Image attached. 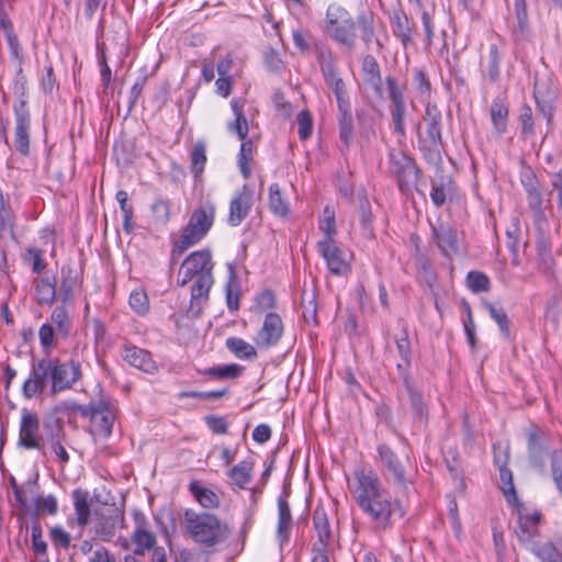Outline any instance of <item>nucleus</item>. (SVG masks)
Here are the masks:
<instances>
[{"label":"nucleus","mask_w":562,"mask_h":562,"mask_svg":"<svg viewBox=\"0 0 562 562\" xmlns=\"http://www.w3.org/2000/svg\"><path fill=\"white\" fill-rule=\"evenodd\" d=\"M360 37L369 46L374 37V13L370 10L360 12L356 20L342 5L331 3L327 7L324 30L333 41L353 49L356 46V30Z\"/></svg>","instance_id":"1"},{"label":"nucleus","mask_w":562,"mask_h":562,"mask_svg":"<svg viewBox=\"0 0 562 562\" xmlns=\"http://www.w3.org/2000/svg\"><path fill=\"white\" fill-rule=\"evenodd\" d=\"M186 529L190 538L198 544L209 550L224 542L229 537L231 530L215 515L207 513H184Z\"/></svg>","instance_id":"2"},{"label":"nucleus","mask_w":562,"mask_h":562,"mask_svg":"<svg viewBox=\"0 0 562 562\" xmlns=\"http://www.w3.org/2000/svg\"><path fill=\"white\" fill-rule=\"evenodd\" d=\"M423 120L426 131H420V123L416 125L418 149L424 158L430 164H439L442 160L441 153L445 150L442 139V114L436 104L427 103Z\"/></svg>","instance_id":"3"},{"label":"nucleus","mask_w":562,"mask_h":562,"mask_svg":"<svg viewBox=\"0 0 562 562\" xmlns=\"http://www.w3.org/2000/svg\"><path fill=\"white\" fill-rule=\"evenodd\" d=\"M387 158L389 173L396 181L400 192L409 198L415 190L418 194L425 196V192L419 186V178L423 172L415 159L396 149H391Z\"/></svg>","instance_id":"4"},{"label":"nucleus","mask_w":562,"mask_h":562,"mask_svg":"<svg viewBox=\"0 0 562 562\" xmlns=\"http://www.w3.org/2000/svg\"><path fill=\"white\" fill-rule=\"evenodd\" d=\"M215 206L212 203L201 205L192 212L179 240L172 247V259L180 257L189 247L194 246L205 237L213 226Z\"/></svg>","instance_id":"5"},{"label":"nucleus","mask_w":562,"mask_h":562,"mask_svg":"<svg viewBox=\"0 0 562 562\" xmlns=\"http://www.w3.org/2000/svg\"><path fill=\"white\" fill-rule=\"evenodd\" d=\"M520 182L526 192L528 207L532 212L533 225L541 227L548 222L547 210H551V200L544 199L541 183L531 167L522 166Z\"/></svg>","instance_id":"6"},{"label":"nucleus","mask_w":562,"mask_h":562,"mask_svg":"<svg viewBox=\"0 0 562 562\" xmlns=\"http://www.w3.org/2000/svg\"><path fill=\"white\" fill-rule=\"evenodd\" d=\"M533 98L538 112L550 123L558 100V88L549 72L543 71L535 74Z\"/></svg>","instance_id":"7"},{"label":"nucleus","mask_w":562,"mask_h":562,"mask_svg":"<svg viewBox=\"0 0 562 562\" xmlns=\"http://www.w3.org/2000/svg\"><path fill=\"white\" fill-rule=\"evenodd\" d=\"M527 458L529 465L539 473L546 472L549 456V435L539 426L532 425L526 430Z\"/></svg>","instance_id":"8"},{"label":"nucleus","mask_w":562,"mask_h":562,"mask_svg":"<svg viewBox=\"0 0 562 562\" xmlns=\"http://www.w3.org/2000/svg\"><path fill=\"white\" fill-rule=\"evenodd\" d=\"M49 369L52 395L71 389L81 379L80 362L74 359L68 362H61L57 358L50 359Z\"/></svg>","instance_id":"9"},{"label":"nucleus","mask_w":562,"mask_h":562,"mask_svg":"<svg viewBox=\"0 0 562 562\" xmlns=\"http://www.w3.org/2000/svg\"><path fill=\"white\" fill-rule=\"evenodd\" d=\"M383 467L386 470V479L392 482L395 487L401 490L414 488V483L400 461L397 454L386 443H380L376 448Z\"/></svg>","instance_id":"10"},{"label":"nucleus","mask_w":562,"mask_h":562,"mask_svg":"<svg viewBox=\"0 0 562 562\" xmlns=\"http://www.w3.org/2000/svg\"><path fill=\"white\" fill-rule=\"evenodd\" d=\"M357 503L376 521L384 524L397 505L391 494H358Z\"/></svg>","instance_id":"11"},{"label":"nucleus","mask_w":562,"mask_h":562,"mask_svg":"<svg viewBox=\"0 0 562 562\" xmlns=\"http://www.w3.org/2000/svg\"><path fill=\"white\" fill-rule=\"evenodd\" d=\"M49 366V357L32 360L30 376L22 385V394L25 398L31 400L45 391L47 382L50 380Z\"/></svg>","instance_id":"12"},{"label":"nucleus","mask_w":562,"mask_h":562,"mask_svg":"<svg viewBox=\"0 0 562 562\" xmlns=\"http://www.w3.org/2000/svg\"><path fill=\"white\" fill-rule=\"evenodd\" d=\"M14 112V147L24 157L30 155L31 115L27 101L20 100L13 105Z\"/></svg>","instance_id":"13"},{"label":"nucleus","mask_w":562,"mask_h":562,"mask_svg":"<svg viewBox=\"0 0 562 562\" xmlns=\"http://www.w3.org/2000/svg\"><path fill=\"white\" fill-rule=\"evenodd\" d=\"M493 459L499 471L501 492H517L513 482V472L507 468L510 459L508 440H497L493 443Z\"/></svg>","instance_id":"14"},{"label":"nucleus","mask_w":562,"mask_h":562,"mask_svg":"<svg viewBox=\"0 0 562 562\" xmlns=\"http://www.w3.org/2000/svg\"><path fill=\"white\" fill-rule=\"evenodd\" d=\"M283 335V322L279 314L269 312L263 319L262 327L254 341L260 349H269L279 344Z\"/></svg>","instance_id":"15"},{"label":"nucleus","mask_w":562,"mask_h":562,"mask_svg":"<svg viewBox=\"0 0 562 562\" xmlns=\"http://www.w3.org/2000/svg\"><path fill=\"white\" fill-rule=\"evenodd\" d=\"M214 283L213 274H201L194 280L191 288L190 306L187 311V316L190 318H199L204 305L209 301L211 288Z\"/></svg>","instance_id":"16"},{"label":"nucleus","mask_w":562,"mask_h":562,"mask_svg":"<svg viewBox=\"0 0 562 562\" xmlns=\"http://www.w3.org/2000/svg\"><path fill=\"white\" fill-rule=\"evenodd\" d=\"M317 251L324 258L330 273L341 277L350 271V265L344 258V251L336 241H317Z\"/></svg>","instance_id":"17"},{"label":"nucleus","mask_w":562,"mask_h":562,"mask_svg":"<svg viewBox=\"0 0 562 562\" xmlns=\"http://www.w3.org/2000/svg\"><path fill=\"white\" fill-rule=\"evenodd\" d=\"M38 429L40 419L37 414L23 408L20 424L19 445L26 449H40V438L36 436Z\"/></svg>","instance_id":"18"},{"label":"nucleus","mask_w":562,"mask_h":562,"mask_svg":"<svg viewBox=\"0 0 562 562\" xmlns=\"http://www.w3.org/2000/svg\"><path fill=\"white\" fill-rule=\"evenodd\" d=\"M254 467L255 460L252 457H248L231 467L226 473L229 485L239 490H248L252 480Z\"/></svg>","instance_id":"19"},{"label":"nucleus","mask_w":562,"mask_h":562,"mask_svg":"<svg viewBox=\"0 0 562 562\" xmlns=\"http://www.w3.org/2000/svg\"><path fill=\"white\" fill-rule=\"evenodd\" d=\"M251 207V192L244 186L240 192H237L229 204L228 223L232 226H238L247 217Z\"/></svg>","instance_id":"20"},{"label":"nucleus","mask_w":562,"mask_h":562,"mask_svg":"<svg viewBox=\"0 0 562 562\" xmlns=\"http://www.w3.org/2000/svg\"><path fill=\"white\" fill-rule=\"evenodd\" d=\"M322 74L326 85L333 89L337 105L349 103L350 99L346 90V85L344 80L338 76L334 60H328L322 65Z\"/></svg>","instance_id":"21"},{"label":"nucleus","mask_w":562,"mask_h":562,"mask_svg":"<svg viewBox=\"0 0 562 562\" xmlns=\"http://www.w3.org/2000/svg\"><path fill=\"white\" fill-rule=\"evenodd\" d=\"M403 384L407 393L409 407L414 417L419 420L427 419L428 408L424 402L423 393L411 379L409 374H406L405 372L403 373Z\"/></svg>","instance_id":"22"},{"label":"nucleus","mask_w":562,"mask_h":562,"mask_svg":"<svg viewBox=\"0 0 562 562\" xmlns=\"http://www.w3.org/2000/svg\"><path fill=\"white\" fill-rule=\"evenodd\" d=\"M123 359L131 366L146 373L157 371L156 362L153 360L150 352L145 349L135 346H126L124 348Z\"/></svg>","instance_id":"23"},{"label":"nucleus","mask_w":562,"mask_h":562,"mask_svg":"<svg viewBox=\"0 0 562 562\" xmlns=\"http://www.w3.org/2000/svg\"><path fill=\"white\" fill-rule=\"evenodd\" d=\"M456 192L453 180L448 176H440L431 181L430 199L436 207H441L451 200Z\"/></svg>","instance_id":"24"},{"label":"nucleus","mask_w":562,"mask_h":562,"mask_svg":"<svg viewBox=\"0 0 562 562\" xmlns=\"http://www.w3.org/2000/svg\"><path fill=\"white\" fill-rule=\"evenodd\" d=\"M98 406L100 411L98 412V417L91 422L93 424L94 432L99 437L106 439L112 434L115 415L108 402L100 400L98 402Z\"/></svg>","instance_id":"25"},{"label":"nucleus","mask_w":562,"mask_h":562,"mask_svg":"<svg viewBox=\"0 0 562 562\" xmlns=\"http://www.w3.org/2000/svg\"><path fill=\"white\" fill-rule=\"evenodd\" d=\"M338 131L339 138L345 148H349L353 142V117L351 114V103L338 104Z\"/></svg>","instance_id":"26"},{"label":"nucleus","mask_w":562,"mask_h":562,"mask_svg":"<svg viewBox=\"0 0 562 562\" xmlns=\"http://www.w3.org/2000/svg\"><path fill=\"white\" fill-rule=\"evenodd\" d=\"M491 121L494 128V132L502 136L505 134L507 130V121H508V103L505 97L497 95L491 104Z\"/></svg>","instance_id":"27"},{"label":"nucleus","mask_w":562,"mask_h":562,"mask_svg":"<svg viewBox=\"0 0 562 562\" xmlns=\"http://www.w3.org/2000/svg\"><path fill=\"white\" fill-rule=\"evenodd\" d=\"M78 282V274L71 265H64L60 269V286L58 300L63 304H69L74 299V290Z\"/></svg>","instance_id":"28"},{"label":"nucleus","mask_w":562,"mask_h":562,"mask_svg":"<svg viewBox=\"0 0 562 562\" xmlns=\"http://www.w3.org/2000/svg\"><path fill=\"white\" fill-rule=\"evenodd\" d=\"M541 520L542 516L518 519L517 537L527 549L536 543V538L540 535L538 526Z\"/></svg>","instance_id":"29"},{"label":"nucleus","mask_w":562,"mask_h":562,"mask_svg":"<svg viewBox=\"0 0 562 562\" xmlns=\"http://www.w3.org/2000/svg\"><path fill=\"white\" fill-rule=\"evenodd\" d=\"M353 479L360 492H379L378 473L368 464H361L353 471Z\"/></svg>","instance_id":"30"},{"label":"nucleus","mask_w":562,"mask_h":562,"mask_svg":"<svg viewBox=\"0 0 562 562\" xmlns=\"http://www.w3.org/2000/svg\"><path fill=\"white\" fill-rule=\"evenodd\" d=\"M366 83L374 90L378 95H382V77L380 66L372 55H366L361 66Z\"/></svg>","instance_id":"31"},{"label":"nucleus","mask_w":562,"mask_h":562,"mask_svg":"<svg viewBox=\"0 0 562 562\" xmlns=\"http://www.w3.org/2000/svg\"><path fill=\"white\" fill-rule=\"evenodd\" d=\"M183 266L190 267L193 273H198V277L204 273L212 274L213 262L211 251L203 249L191 252L183 260Z\"/></svg>","instance_id":"32"},{"label":"nucleus","mask_w":562,"mask_h":562,"mask_svg":"<svg viewBox=\"0 0 562 562\" xmlns=\"http://www.w3.org/2000/svg\"><path fill=\"white\" fill-rule=\"evenodd\" d=\"M228 280L225 284V297L227 308L231 312L239 310L240 284L234 263H227Z\"/></svg>","instance_id":"33"},{"label":"nucleus","mask_w":562,"mask_h":562,"mask_svg":"<svg viewBox=\"0 0 562 562\" xmlns=\"http://www.w3.org/2000/svg\"><path fill=\"white\" fill-rule=\"evenodd\" d=\"M434 235L438 247L446 255L458 251L457 231L450 225L440 224L434 228Z\"/></svg>","instance_id":"34"},{"label":"nucleus","mask_w":562,"mask_h":562,"mask_svg":"<svg viewBox=\"0 0 562 562\" xmlns=\"http://www.w3.org/2000/svg\"><path fill=\"white\" fill-rule=\"evenodd\" d=\"M537 238H536V248L538 252V257L541 260V262L544 265L547 269L550 268V266L553 263V258L551 256V241L547 235V231L549 228V222H546V224L541 227L538 225H533Z\"/></svg>","instance_id":"35"},{"label":"nucleus","mask_w":562,"mask_h":562,"mask_svg":"<svg viewBox=\"0 0 562 562\" xmlns=\"http://www.w3.org/2000/svg\"><path fill=\"white\" fill-rule=\"evenodd\" d=\"M278 528L277 535L281 543L288 541L292 528V517L290 506L285 497L280 496L278 499Z\"/></svg>","instance_id":"36"},{"label":"nucleus","mask_w":562,"mask_h":562,"mask_svg":"<svg viewBox=\"0 0 562 562\" xmlns=\"http://www.w3.org/2000/svg\"><path fill=\"white\" fill-rule=\"evenodd\" d=\"M206 161V143L202 139H199L194 143L190 151V171L195 180L201 178Z\"/></svg>","instance_id":"37"},{"label":"nucleus","mask_w":562,"mask_h":562,"mask_svg":"<svg viewBox=\"0 0 562 562\" xmlns=\"http://www.w3.org/2000/svg\"><path fill=\"white\" fill-rule=\"evenodd\" d=\"M483 307L488 312L491 318L497 324L504 338L510 339V319L503 307H497L493 303L482 300Z\"/></svg>","instance_id":"38"},{"label":"nucleus","mask_w":562,"mask_h":562,"mask_svg":"<svg viewBox=\"0 0 562 562\" xmlns=\"http://www.w3.org/2000/svg\"><path fill=\"white\" fill-rule=\"evenodd\" d=\"M313 520H314V526H315V530H316V533L318 537V544H319V548L317 549V553L325 552V548L327 547V544L330 540V537H331L329 521L327 519L326 514L324 512H319V510H315Z\"/></svg>","instance_id":"39"},{"label":"nucleus","mask_w":562,"mask_h":562,"mask_svg":"<svg viewBox=\"0 0 562 562\" xmlns=\"http://www.w3.org/2000/svg\"><path fill=\"white\" fill-rule=\"evenodd\" d=\"M226 348L239 359L252 360L257 358L254 346L239 337H228L225 341Z\"/></svg>","instance_id":"40"},{"label":"nucleus","mask_w":562,"mask_h":562,"mask_svg":"<svg viewBox=\"0 0 562 562\" xmlns=\"http://www.w3.org/2000/svg\"><path fill=\"white\" fill-rule=\"evenodd\" d=\"M528 550L541 562H562V551L551 541L546 543L536 542Z\"/></svg>","instance_id":"41"},{"label":"nucleus","mask_w":562,"mask_h":562,"mask_svg":"<svg viewBox=\"0 0 562 562\" xmlns=\"http://www.w3.org/2000/svg\"><path fill=\"white\" fill-rule=\"evenodd\" d=\"M269 209L280 217H285L290 213L289 202L283 199L278 183H272L269 187Z\"/></svg>","instance_id":"42"},{"label":"nucleus","mask_w":562,"mask_h":562,"mask_svg":"<svg viewBox=\"0 0 562 562\" xmlns=\"http://www.w3.org/2000/svg\"><path fill=\"white\" fill-rule=\"evenodd\" d=\"M55 412H75L79 413L85 418L90 420L98 417L99 406L98 402H91L88 405L78 404L76 402H61L55 407Z\"/></svg>","instance_id":"43"},{"label":"nucleus","mask_w":562,"mask_h":562,"mask_svg":"<svg viewBox=\"0 0 562 562\" xmlns=\"http://www.w3.org/2000/svg\"><path fill=\"white\" fill-rule=\"evenodd\" d=\"M507 504L513 507L515 514L518 516V519H522L524 517H535L542 516L540 509L536 506L524 503L518 497V494H505Z\"/></svg>","instance_id":"44"},{"label":"nucleus","mask_w":562,"mask_h":562,"mask_svg":"<svg viewBox=\"0 0 562 562\" xmlns=\"http://www.w3.org/2000/svg\"><path fill=\"white\" fill-rule=\"evenodd\" d=\"M393 33L404 46L412 42L413 25L404 12L394 14Z\"/></svg>","instance_id":"45"},{"label":"nucleus","mask_w":562,"mask_h":562,"mask_svg":"<svg viewBox=\"0 0 562 562\" xmlns=\"http://www.w3.org/2000/svg\"><path fill=\"white\" fill-rule=\"evenodd\" d=\"M35 291L41 304H52L57 295L55 277L50 281L48 278H42L37 281Z\"/></svg>","instance_id":"46"},{"label":"nucleus","mask_w":562,"mask_h":562,"mask_svg":"<svg viewBox=\"0 0 562 562\" xmlns=\"http://www.w3.org/2000/svg\"><path fill=\"white\" fill-rule=\"evenodd\" d=\"M66 304L57 305L52 312V322L56 325L59 335L67 337L71 329V321L65 307Z\"/></svg>","instance_id":"47"},{"label":"nucleus","mask_w":562,"mask_h":562,"mask_svg":"<svg viewBox=\"0 0 562 562\" xmlns=\"http://www.w3.org/2000/svg\"><path fill=\"white\" fill-rule=\"evenodd\" d=\"M467 286L473 293L487 292L491 289L490 278L481 271H470L465 277Z\"/></svg>","instance_id":"48"},{"label":"nucleus","mask_w":562,"mask_h":562,"mask_svg":"<svg viewBox=\"0 0 562 562\" xmlns=\"http://www.w3.org/2000/svg\"><path fill=\"white\" fill-rule=\"evenodd\" d=\"M27 479L18 482L16 475L10 477L13 492H33L37 487L38 473L35 467L26 469Z\"/></svg>","instance_id":"49"},{"label":"nucleus","mask_w":562,"mask_h":562,"mask_svg":"<svg viewBox=\"0 0 562 562\" xmlns=\"http://www.w3.org/2000/svg\"><path fill=\"white\" fill-rule=\"evenodd\" d=\"M461 307L465 317L463 318V328L468 339V342L472 349L476 347V334H475V324L472 315V310L467 300L461 301Z\"/></svg>","instance_id":"50"},{"label":"nucleus","mask_w":562,"mask_h":562,"mask_svg":"<svg viewBox=\"0 0 562 562\" xmlns=\"http://www.w3.org/2000/svg\"><path fill=\"white\" fill-rule=\"evenodd\" d=\"M244 368L237 363L220 366L209 368L204 371V374L210 375L214 379L223 380V379H235L238 378Z\"/></svg>","instance_id":"51"},{"label":"nucleus","mask_w":562,"mask_h":562,"mask_svg":"<svg viewBox=\"0 0 562 562\" xmlns=\"http://www.w3.org/2000/svg\"><path fill=\"white\" fill-rule=\"evenodd\" d=\"M395 345L402 361L406 363V367H411L412 348L411 340L408 338V329L405 324L402 326L401 335L395 337Z\"/></svg>","instance_id":"52"},{"label":"nucleus","mask_w":562,"mask_h":562,"mask_svg":"<svg viewBox=\"0 0 562 562\" xmlns=\"http://www.w3.org/2000/svg\"><path fill=\"white\" fill-rule=\"evenodd\" d=\"M501 53L498 46L496 44H491L488 46V54L486 57V71L491 81L495 82L499 78V64H501Z\"/></svg>","instance_id":"53"},{"label":"nucleus","mask_w":562,"mask_h":562,"mask_svg":"<svg viewBox=\"0 0 562 562\" xmlns=\"http://www.w3.org/2000/svg\"><path fill=\"white\" fill-rule=\"evenodd\" d=\"M133 541L136 544L135 553L143 554L144 550L151 549L156 543L155 536L144 528H137L133 533Z\"/></svg>","instance_id":"54"},{"label":"nucleus","mask_w":562,"mask_h":562,"mask_svg":"<svg viewBox=\"0 0 562 562\" xmlns=\"http://www.w3.org/2000/svg\"><path fill=\"white\" fill-rule=\"evenodd\" d=\"M0 29L2 30L3 35L10 47L16 46L19 41L15 35L13 24L9 18V14L5 10V5L3 3H0Z\"/></svg>","instance_id":"55"},{"label":"nucleus","mask_w":562,"mask_h":562,"mask_svg":"<svg viewBox=\"0 0 562 562\" xmlns=\"http://www.w3.org/2000/svg\"><path fill=\"white\" fill-rule=\"evenodd\" d=\"M519 122L521 124V135L529 138L535 135V121L530 105L524 103L519 109Z\"/></svg>","instance_id":"56"},{"label":"nucleus","mask_w":562,"mask_h":562,"mask_svg":"<svg viewBox=\"0 0 562 562\" xmlns=\"http://www.w3.org/2000/svg\"><path fill=\"white\" fill-rule=\"evenodd\" d=\"M390 113L393 122L394 132L402 138H406L405 130V113L406 106L404 105H391Z\"/></svg>","instance_id":"57"},{"label":"nucleus","mask_w":562,"mask_h":562,"mask_svg":"<svg viewBox=\"0 0 562 562\" xmlns=\"http://www.w3.org/2000/svg\"><path fill=\"white\" fill-rule=\"evenodd\" d=\"M56 512L57 501L53 495L49 494L46 497L38 495L35 498V506L32 515L35 516L36 518L44 514L54 515L56 514Z\"/></svg>","instance_id":"58"},{"label":"nucleus","mask_w":562,"mask_h":562,"mask_svg":"<svg viewBox=\"0 0 562 562\" xmlns=\"http://www.w3.org/2000/svg\"><path fill=\"white\" fill-rule=\"evenodd\" d=\"M44 430L52 443L56 440H63L65 437L63 422L56 417L45 419Z\"/></svg>","instance_id":"59"},{"label":"nucleus","mask_w":562,"mask_h":562,"mask_svg":"<svg viewBox=\"0 0 562 562\" xmlns=\"http://www.w3.org/2000/svg\"><path fill=\"white\" fill-rule=\"evenodd\" d=\"M86 496L87 494H75V509L80 526L88 525L90 518V505Z\"/></svg>","instance_id":"60"},{"label":"nucleus","mask_w":562,"mask_h":562,"mask_svg":"<svg viewBox=\"0 0 562 562\" xmlns=\"http://www.w3.org/2000/svg\"><path fill=\"white\" fill-rule=\"evenodd\" d=\"M550 461L552 480L559 492H562V450H553Z\"/></svg>","instance_id":"61"},{"label":"nucleus","mask_w":562,"mask_h":562,"mask_svg":"<svg viewBox=\"0 0 562 562\" xmlns=\"http://www.w3.org/2000/svg\"><path fill=\"white\" fill-rule=\"evenodd\" d=\"M413 85L417 93L424 98H428L431 92V83L427 72L424 69H417L413 76Z\"/></svg>","instance_id":"62"},{"label":"nucleus","mask_w":562,"mask_h":562,"mask_svg":"<svg viewBox=\"0 0 562 562\" xmlns=\"http://www.w3.org/2000/svg\"><path fill=\"white\" fill-rule=\"evenodd\" d=\"M299 137L301 140H306L313 133V117L308 110H303L297 115Z\"/></svg>","instance_id":"63"},{"label":"nucleus","mask_w":562,"mask_h":562,"mask_svg":"<svg viewBox=\"0 0 562 562\" xmlns=\"http://www.w3.org/2000/svg\"><path fill=\"white\" fill-rule=\"evenodd\" d=\"M128 303L132 310L139 315H144L149 311L148 296L144 291H133L130 295Z\"/></svg>","instance_id":"64"}]
</instances>
